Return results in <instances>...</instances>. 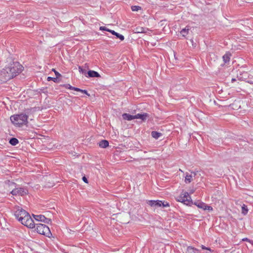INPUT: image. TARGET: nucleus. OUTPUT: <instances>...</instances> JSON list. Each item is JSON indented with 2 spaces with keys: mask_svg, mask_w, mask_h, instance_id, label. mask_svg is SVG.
Listing matches in <instances>:
<instances>
[{
  "mask_svg": "<svg viewBox=\"0 0 253 253\" xmlns=\"http://www.w3.org/2000/svg\"><path fill=\"white\" fill-rule=\"evenodd\" d=\"M28 116L24 113L12 115L10 119L11 123L16 126L21 127L28 123Z\"/></svg>",
  "mask_w": 253,
  "mask_h": 253,
  "instance_id": "f257e3e1",
  "label": "nucleus"
},
{
  "mask_svg": "<svg viewBox=\"0 0 253 253\" xmlns=\"http://www.w3.org/2000/svg\"><path fill=\"white\" fill-rule=\"evenodd\" d=\"M35 230L39 234L49 237L51 233L49 227L43 224L38 223L35 225Z\"/></svg>",
  "mask_w": 253,
  "mask_h": 253,
  "instance_id": "f03ea898",
  "label": "nucleus"
},
{
  "mask_svg": "<svg viewBox=\"0 0 253 253\" xmlns=\"http://www.w3.org/2000/svg\"><path fill=\"white\" fill-rule=\"evenodd\" d=\"M9 66L5 67L0 72V81L1 82H6L13 78L12 72H10Z\"/></svg>",
  "mask_w": 253,
  "mask_h": 253,
  "instance_id": "7ed1b4c3",
  "label": "nucleus"
},
{
  "mask_svg": "<svg viewBox=\"0 0 253 253\" xmlns=\"http://www.w3.org/2000/svg\"><path fill=\"white\" fill-rule=\"evenodd\" d=\"M9 68L11 70L13 75V78L16 76L18 74L23 70V66L17 62H13L9 64Z\"/></svg>",
  "mask_w": 253,
  "mask_h": 253,
  "instance_id": "20e7f679",
  "label": "nucleus"
},
{
  "mask_svg": "<svg viewBox=\"0 0 253 253\" xmlns=\"http://www.w3.org/2000/svg\"><path fill=\"white\" fill-rule=\"evenodd\" d=\"M14 210V215L20 222L22 221V220L29 214V213L25 210L18 206L15 207Z\"/></svg>",
  "mask_w": 253,
  "mask_h": 253,
  "instance_id": "39448f33",
  "label": "nucleus"
},
{
  "mask_svg": "<svg viewBox=\"0 0 253 253\" xmlns=\"http://www.w3.org/2000/svg\"><path fill=\"white\" fill-rule=\"evenodd\" d=\"M177 201L183 203L186 205H189L192 203L191 198L189 193L187 192H182L180 195L177 198Z\"/></svg>",
  "mask_w": 253,
  "mask_h": 253,
  "instance_id": "423d86ee",
  "label": "nucleus"
},
{
  "mask_svg": "<svg viewBox=\"0 0 253 253\" xmlns=\"http://www.w3.org/2000/svg\"><path fill=\"white\" fill-rule=\"evenodd\" d=\"M151 207H168L169 206V203L160 200H150L147 203Z\"/></svg>",
  "mask_w": 253,
  "mask_h": 253,
  "instance_id": "0eeeda50",
  "label": "nucleus"
},
{
  "mask_svg": "<svg viewBox=\"0 0 253 253\" xmlns=\"http://www.w3.org/2000/svg\"><path fill=\"white\" fill-rule=\"evenodd\" d=\"M22 224L30 228H33L35 227V224L34 220L30 216V214H28L20 222Z\"/></svg>",
  "mask_w": 253,
  "mask_h": 253,
  "instance_id": "6e6552de",
  "label": "nucleus"
},
{
  "mask_svg": "<svg viewBox=\"0 0 253 253\" xmlns=\"http://www.w3.org/2000/svg\"><path fill=\"white\" fill-rule=\"evenodd\" d=\"M11 193L13 195L23 196L27 193V190L23 188H16L12 190Z\"/></svg>",
  "mask_w": 253,
  "mask_h": 253,
  "instance_id": "1a4fd4ad",
  "label": "nucleus"
},
{
  "mask_svg": "<svg viewBox=\"0 0 253 253\" xmlns=\"http://www.w3.org/2000/svg\"><path fill=\"white\" fill-rule=\"evenodd\" d=\"M194 205L197 206L199 208L202 209L205 211L207 210L209 211H212L213 210V208L211 206L202 202H195Z\"/></svg>",
  "mask_w": 253,
  "mask_h": 253,
  "instance_id": "9d476101",
  "label": "nucleus"
},
{
  "mask_svg": "<svg viewBox=\"0 0 253 253\" xmlns=\"http://www.w3.org/2000/svg\"><path fill=\"white\" fill-rule=\"evenodd\" d=\"M33 216L35 220L37 221H42L45 223H49L50 222H51V220L50 219L46 218L43 215H33Z\"/></svg>",
  "mask_w": 253,
  "mask_h": 253,
  "instance_id": "9b49d317",
  "label": "nucleus"
},
{
  "mask_svg": "<svg viewBox=\"0 0 253 253\" xmlns=\"http://www.w3.org/2000/svg\"><path fill=\"white\" fill-rule=\"evenodd\" d=\"M149 115L147 113L137 114L134 115L135 119H141L142 121H145L148 118Z\"/></svg>",
  "mask_w": 253,
  "mask_h": 253,
  "instance_id": "f8f14e48",
  "label": "nucleus"
},
{
  "mask_svg": "<svg viewBox=\"0 0 253 253\" xmlns=\"http://www.w3.org/2000/svg\"><path fill=\"white\" fill-rule=\"evenodd\" d=\"M123 118L125 120L131 121L135 119L134 115H131L129 114L124 113L122 115Z\"/></svg>",
  "mask_w": 253,
  "mask_h": 253,
  "instance_id": "ddd939ff",
  "label": "nucleus"
},
{
  "mask_svg": "<svg viewBox=\"0 0 253 253\" xmlns=\"http://www.w3.org/2000/svg\"><path fill=\"white\" fill-rule=\"evenodd\" d=\"M189 30V26H186L185 28L181 30L180 34L183 37L185 38L188 34Z\"/></svg>",
  "mask_w": 253,
  "mask_h": 253,
  "instance_id": "4468645a",
  "label": "nucleus"
},
{
  "mask_svg": "<svg viewBox=\"0 0 253 253\" xmlns=\"http://www.w3.org/2000/svg\"><path fill=\"white\" fill-rule=\"evenodd\" d=\"M148 29L141 27H137L134 29V32L136 33H144L147 32Z\"/></svg>",
  "mask_w": 253,
  "mask_h": 253,
  "instance_id": "2eb2a0df",
  "label": "nucleus"
},
{
  "mask_svg": "<svg viewBox=\"0 0 253 253\" xmlns=\"http://www.w3.org/2000/svg\"><path fill=\"white\" fill-rule=\"evenodd\" d=\"M87 74L89 77H100L99 73L96 71L90 70L88 71Z\"/></svg>",
  "mask_w": 253,
  "mask_h": 253,
  "instance_id": "dca6fc26",
  "label": "nucleus"
},
{
  "mask_svg": "<svg viewBox=\"0 0 253 253\" xmlns=\"http://www.w3.org/2000/svg\"><path fill=\"white\" fill-rule=\"evenodd\" d=\"M187 252L188 253H199V250L192 246H188L187 248Z\"/></svg>",
  "mask_w": 253,
  "mask_h": 253,
  "instance_id": "f3484780",
  "label": "nucleus"
},
{
  "mask_svg": "<svg viewBox=\"0 0 253 253\" xmlns=\"http://www.w3.org/2000/svg\"><path fill=\"white\" fill-rule=\"evenodd\" d=\"M99 146L101 148H105L109 146V142L107 140H102L99 142Z\"/></svg>",
  "mask_w": 253,
  "mask_h": 253,
  "instance_id": "a211bd4d",
  "label": "nucleus"
},
{
  "mask_svg": "<svg viewBox=\"0 0 253 253\" xmlns=\"http://www.w3.org/2000/svg\"><path fill=\"white\" fill-rule=\"evenodd\" d=\"M192 177H193V176H192V175L189 174L188 173H186V175H185V180H184L185 182L186 183H190L193 180Z\"/></svg>",
  "mask_w": 253,
  "mask_h": 253,
  "instance_id": "6ab92c4d",
  "label": "nucleus"
},
{
  "mask_svg": "<svg viewBox=\"0 0 253 253\" xmlns=\"http://www.w3.org/2000/svg\"><path fill=\"white\" fill-rule=\"evenodd\" d=\"M231 57V54L229 53H226L225 54L223 57V60L225 63H227L229 62Z\"/></svg>",
  "mask_w": 253,
  "mask_h": 253,
  "instance_id": "aec40b11",
  "label": "nucleus"
},
{
  "mask_svg": "<svg viewBox=\"0 0 253 253\" xmlns=\"http://www.w3.org/2000/svg\"><path fill=\"white\" fill-rule=\"evenodd\" d=\"M152 136L155 139H158L160 136L162 135V133L157 131H153L151 132Z\"/></svg>",
  "mask_w": 253,
  "mask_h": 253,
  "instance_id": "412c9836",
  "label": "nucleus"
},
{
  "mask_svg": "<svg viewBox=\"0 0 253 253\" xmlns=\"http://www.w3.org/2000/svg\"><path fill=\"white\" fill-rule=\"evenodd\" d=\"M9 143L13 146H15L19 143V141L16 138H11L10 139Z\"/></svg>",
  "mask_w": 253,
  "mask_h": 253,
  "instance_id": "4be33fe9",
  "label": "nucleus"
},
{
  "mask_svg": "<svg viewBox=\"0 0 253 253\" xmlns=\"http://www.w3.org/2000/svg\"><path fill=\"white\" fill-rule=\"evenodd\" d=\"M248 212V209L247 208V207L245 205L243 204L242 206V213L246 215Z\"/></svg>",
  "mask_w": 253,
  "mask_h": 253,
  "instance_id": "5701e85b",
  "label": "nucleus"
},
{
  "mask_svg": "<svg viewBox=\"0 0 253 253\" xmlns=\"http://www.w3.org/2000/svg\"><path fill=\"white\" fill-rule=\"evenodd\" d=\"M140 9H141V7L139 6L134 5V6H131V10L133 11H137Z\"/></svg>",
  "mask_w": 253,
  "mask_h": 253,
  "instance_id": "b1692460",
  "label": "nucleus"
},
{
  "mask_svg": "<svg viewBox=\"0 0 253 253\" xmlns=\"http://www.w3.org/2000/svg\"><path fill=\"white\" fill-rule=\"evenodd\" d=\"M63 86H65L66 88L71 89V90H75V87H73L69 84H66L63 85Z\"/></svg>",
  "mask_w": 253,
  "mask_h": 253,
  "instance_id": "393cba45",
  "label": "nucleus"
},
{
  "mask_svg": "<svg viewBox=\"0 0 253 253\" xmlns=\"http://www.w3.org/2000/svg\"><path fill=\"white\" fill-rule=\"evenodd\" d=\"M116 36L117 38H119L121 41H124L125 39L124 36L121 34H120L119 33H117Z\"/></svg>",
  "mask_w": 253,
  "mask_h": 253,
  "instance_id": "a878e982",
  "label": "nucleus"
},
{
  "mask_svg": "<svg viewBox=\"0 0 253 253\" xmlns=\"http://www.w3.org/2000/svg\"><path fill=\"white\" fill-rule=\"evenodd\" d=\"M201 247L203 250H206L209 251L210 252H211V253L213 252V250H211L210 248H207L203 245H201Z\"/></svg>",
  "mask_w": 253,
  "mask_h": 253,
  "instance_id": "bb28decb",
  "label": "nucleus"
},
{
  "mask_svg": "<svg viewBox=\"0 0 253 253\" xmlns=\"http://www.w3.org/2000/svg\"><path fill=\"white\" fill-rule=\"evenodd\" d=\"M47 80L48 81H53L54 82H57V78H52V77H48L47 79Z\"/></svg>",
  "mask_w": 253,
  "mask_h": 253,
  "instance_id": "cd10ccee",
  "label": "nucleus"
},
{
  "mask_svg": "<svg viewBox=\"0 0 253 253\" xmlns=\"http://www.w3.org/2000/svg\"><path fill=\"white\" fill-rule=\"evenodd\" d=\"M99 30L101 31H108V32L110 31V29L107 28L106 27H105L104 26L100 27Z\"/></svg>",
  "mask_w": 253,
  "mask_h": 253,
  "instance_id": "c85d7f7f",
  "label": "nucleus"
},
{
  "mask_svg": "<svg viewBox=\"0 0 253 253\" xmlns=\"http://www.w3.org/2000/svg\"><path fill=\"white\" fill-rule=\"evenodd\" d=\"M246 82L250 84H253V78L249 79L247 80Z\"/></svg>",
  "mask_w": 253,
  "mask_h": 253,
  "instance_id": "c756f323",
  "label": "nucleus"
},
{
  "mask_svg": "<svg viewBox=\"0 0 253 253\" xmlns=\"http://www.w3.org/2000/svg\"><path fill=\"white\" fill-rule=\"evenodd\" d=\"M79 69L80 73H82V74L85 73V70L83 69L81 67H79Z\"/></svg>",
  "mask_w": 253,
  "mask_h": 253,
  "instance_id": "7c9ffc66",
  "label": "nucleus"
},
{
  "mask_svg": "<svg viewBox=\"0 0 253 253\" xmlns=\"http://www.w3.org/2000/svg\"><path fill=\"white\" fill-rule=\"evenodd\" d=\"M52 70L54 72L55 74L56 75L57 78L61 76V75L58 72L55 71V69H52Z\"/></svg>",
  "mask_w": 253,
  "mask_h": 253,
  "instance_id": "2f4dec72",
  "label": "nucleus"
},
{
  "mask_svg": "<svg viewBox=\"0 0 253 253\" xmlns=\"http://www.w3.org/2000/svg\"><path fill=\"white\" fill-rule=\"evenodd\" d=\"M109 32L111 33L112 34H113V35H115V36H116V34H117V33H118L116 32L115 31L112 30L110 29V31Z\"/></svg>",
  "mask_w": 253,
  "mask_h": 253,
  "instance_id": "473e14b6",
  "label": "nucleus"
},
{
  "mask_svg": "<svg viewBox=\"0 0 253 253\" xmlns=\"http://www.w3.org/2000/svg\"><path fill=\"white\" fill-rule=\"evenodd\" d=\"M109 32L111 33L112 34H113V35H115V36H116V34H117V33H118L116 32L115 31L112 30L110 29V31Z\"/></svg>",
  "mask_w": 253,
  "mask_h": 253,
  "instance_id": "72a5a7b5",
  "label": "nucleus"
},
{
  "mask_svg": "<svg viewBox=\"0 0 253 253\" xmlns=\"http://www.w3.org/2000/svg\"><path fill=\"white\" fill-rule=\"evenodd\" d=\"M243 241H247V242H249L250 244H251V242H252V241H253V240H251L249 239H248V238H245L243 239Z\"/></svg>",
  "mask_w": 253,
  "mask_h": 253,
  "instance_id": "f704fd0d",
  "label": "nucleus"
},
{
  "mask_svg": "<svg viewBox=\"0 0 253 253\" xmlns=\"http://www.w3.org/2000/svg\"><path fill=\"white\" fill-rule=\"evenodd\" d=\"M82 92L86 94L88 96H90V94L88 93L87 90H83V91H82Z\"/></svg>",
  "mask_w": 253,
  "mask_h": 253,
  "instance_id": "c9c22d12",
  "label": "nucleus"
},
{
  "mask_svg": "<svg viewBox=\"0 0 253 253\" xmlns=\"http://www.w3.org/2000/svg\"><path fill=\"white\" fill-rule=\"evenodd\" d=\"M83 89H81L78 87H75V90L77 91H80L82 92V91H83Z\"/></svg>",
  "mask_w": 253,
  "mask_h": 253,
  "instance_id": "e433bc0d",
  "label": "nucleus"
},
{
  "mask_svg": "<svg viewBox=\"0 0 253 253\" xmlns=\"http://www.w3.org/2000/svg\"><path fill=\"white\" fill-rule=\"evenodd\" d=\"M83 181H84V182H85V183H87V178H86L85 176H84V177H83Z\"/></svg>",
  "mask_w": 253,
  "mask_h": 253,
  "instance_id": "4c0bfd02",
  "label": "nucleus"
},
{
  "mask_svg": "<svg viewBox=\"0 0 253 253\" xmlns=\"http://www.w3.org/2000/svg\"><path fill=\"white\" fill-rule=\"evenodd\" d=\"M236 81V79H234V78H233V79H232V80H231V82H232V83H233V82H234V81Z\"/></svg>",
  "mask_w": 253,
  "mask_h": 253,
  "instance_id": "58836bf2",
  "label": "nucleus"
},
{
  "mask_svg": "<svg viewBox=\"0 0 253 253\" xmlns=\"http://www.w3.org/2000/svg\"><path fill=\"white\" fill-rule=\"evenodd\" d=\"M251 244L253 245V241L252 242H251Z\"/></svg>",
  "mask_w": 253,
  "mask_h": 253,
  "instance_id": "ea45409f",
  "label": "nucleus"
},
{
  "mask_svg": "<svg viewBox=\"0 0 253 253\" xmlns=\"http://www.w3.org/2000/svg\"><path fill=\"white\" fill-rule=\"evenodd\" d=\"M179 171H181V172H183V171L181 169H179Z\"/></svg>",
  "mask_w": 253,
  "mask_h": 253,
  "instance_id": "a19ab883",
  "label": "nucleus"
}]
</instances>
